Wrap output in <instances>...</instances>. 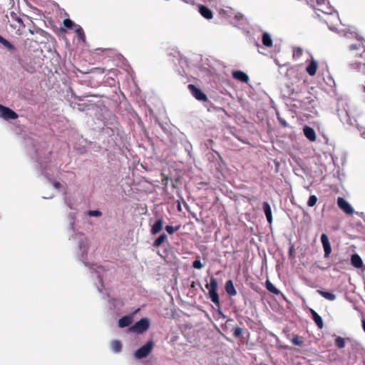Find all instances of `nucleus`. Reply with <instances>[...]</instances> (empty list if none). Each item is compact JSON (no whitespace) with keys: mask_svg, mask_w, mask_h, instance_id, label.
I'll return each mask as SVG.
<instances>
[{"mask_svg":"<svg viewBox=\"0 0 365 365\" xmlns=\"http://www.w3.org/2000/svg\"><path fill=\"white\" fill-rule=\"evenodd\" d=\"M70 230L72 231L70 240L77 245V256L79 259L88 267L91 277L95 282V284L99 292L106 289V281L108 276V271L103 267L91 264L88 260V252L89 250V241L87 237L81 232L75 228L74 214L69 215Z\"/></svg>","mask_w":365,"mask_h":365,"instance_id":"nucleus-1","label":"nucleus"},{"mask_svg":"<svg viewBox=\"0 0 365 365\" xmlns=\"http://www.w3.org/2000/svg\"><path fill=\"white\" fill-rule=\"evenodd\" d=\"M32 146L35 153V158L40 165L41 173L46 178H48L49 173L46 171V168L50 158L51 151L47 150V143L41 142L36 145L32 143Z\"/></svg>","mask_w":365,"mask_h":365,"instance_id":"nucleus-2","label":"nucleus"},{"mask_svg":"<svg viewBox=\"0 0 365 365\" xmlns=\"http://www.w3.org/2000/svg\"><path fill=\"white\" fill-rule=\"evenodd\" d=\"M205 287L209 290V297L210 300L217 307L220 306V298L217 293L218 283L215 278L210 277V283L205 284Z\"/></svg>","mask_w":365,"mask_h":365,"instance_id":"nucleus-3","label":"nucleus"},{"mask_svg":"<svg viewBox=\"0 0 365 365\" xmlns=\"http://www.w3.org/2000/svg\"><path fill=\"white\" fill-rule=\"evenodd\" d=\"M154 347L153 341H148L145 344L138 349L133 354V356L137 360L143 359L147 357L152 351Z\"/></svg>","mask_w":365,"mask_h":365,"instance_id":"nucleus-4","label":"nucleus"},{"mask_svg":"<svg viewBox=\"0 0 365 365\" xmlns=\"http://www.w3.org/2000/svg\"><path fill=\"white\" fill-rule=\"evenodd\" d=\"M150 327V320L145 317L140 319L139 321L136 322L133 325H132L129 330L133 333L136 334H143Z\"/></svg>","mask_w":365,"mask_h":365,"instance_id":"nucleus-5","label":"nucleus"},{"mask_svg":"<svg viewBox=\"0 0 365 365\" xmlns=\"http://www.w3.org/2000/svg\"><path fill=\"white\" fill-rule=\"evenodd\" d=\"M327 1V0H317V5L321 6L318 10L326 14L332 15L336 20H339L337 11L329 5V2L326 4Z\"/></svg>","mask_w":365,"mask_h":365,"instance_id":"nucleus-6","label":"nucleus"},{"mask_svg":"<svg viewBox=\"0 0 365 365\" xmlns=\"http://www.w3.org/2000/svg\"><path fill=\"white\" fill-rule=\"evenodd\" d=\"M189 91L191 94L195 97V99L202 102H206L208 98L205 93H204L200 88H197L195 85L189 84L187 86Z\"/></svg>","mask_w":365,"mask_h":365,"instance_id":"nucleus-7","label":"nucleus"},{"mask_svg":"<svg viewBox=\"0 0 365 365\" xmlns=\"http://www.w3.org/2000/svg\"><path fill=\"white\" fill-rule=\"evenodd\" d=\"M0 117L5 120H10L16 119L18 118V115L11 108L0 104Z\"/></svg>","mask_w":365,"mask_h":365,"instance_id":"nucleus-8","label":"nucleus"},{"mask_svg":"<svg viewBox=\"0 0 365 365\" xmlns=\"http://www.w3.org/2000/svg\"><path fill=\"white\" fill-rule=\"evenodd\" d=\"M338 207L347 215H352L354 212L351 205L344 198L339 197L337 199Z\"/></svg>","mask_w":365,"mask_h":365,"instance_id":"nucleus-9","label":"nucleus"},{"mask_svg":"<svg viewBox=\"0 0 365 365\" xmlns=\"http://www.w3.org/2000/svg\"><path fill=\"white\" fill-rule=\"evenodd\" d=\"M232 76L235 79H236L240 82L247 83L249 81V76H247V73H245V72H243L242 71H240V70L234 71L232 73Z\"/></svg>","mask_w":365,"mask_h":365,"instance_id":"nucleus-10","label":"nucleus"},{"mask_svg":"<svg viewBox=\"0 0 365 365\" xmlns=\"http://www.w3.org/2000/svg\"><path fill=\"white\" fill-rule=\"evenodd\" d=\"M318 68V63L312 56L309 64L306 68V71L310 76H314L316 74Z\"/></svg>","mask_w":365,"mask_h":365,"instance_id":"nucleus-11","label":"nucleus"},{"mask_svg":"<svg viewBox=\"0 0 365 365\" xmlns=\"http://www.w3.org/2000/svg\"><path fill=\"white\" fill-rule=\"evenodd\" d=\"M304 134L306 138L310 141H314L316 140V133L314 130L309 126H304L303 128Z\"/></svg>","mask_w":365,"mask_h":365,"instance_id":"nucleus-12","label":"nucleus"},{"mask_svg":"<svg viewBox=\"0 0 365 365\" xmlns=\"http://www.w3.org/2000/svg\"><path fill=\"white\" fill-rule=\"evenodd\" d=\"M263 211L266 216L267 222L271 224L272 222V209L269 204L267 202H264L262 204Z\"/></svg>","mask_w":365,"mask_h":365,"instance_id":"nucleus-13","label":"nucleus"},{"mask_svg":"<svg viewBox=\"0 0 365 365\" xmlns=\"http://www.w3.org/2000/svg\"><path fill=\"white\" fill-rule=\"evenodd\" d=\"M199 12L206 19H211L212 18V11L205 6L200 5L199 6Z\"/></svg>","mask_w":365,"mask_h":365,"instance_id":"nucleus-14","label":"nucleus"},{"mask_svg":"<svg viewBox=\"0 0 365 365\" xmlns=\"http://www.w3.org/2000/svg\"><path fill=\"white\" fill-rule=\"evenodd\" d=\"M315 102L310 98H307L302 102L301 107L305 110L312 112V109L314 108V105Z\"/></svg>","mask_w":365,"mask_h":365,"instance_id":"nucleus-15","label":"nucleus"},{"mask_svg":"<svg viewBox=\"0 0 365 365\" xmlns=\"http://www.w3.org/2000/svg\"><path fill=\"white\" fill-rule=\"evenodd\" d=\"M225 289L227 294L230 297L235 296L237 294V291L232 280H227L226 282Z\"/></svg>","mask_w":365,"mask_h":365,"instance_id":"nucleus-16","label":"nucleus"},{"mask_svg":"<svg viewBox=\"0 0 365 365\" xmlns=\"http://www.w3.org/2000/svg\"><path fill=\"white\" fill-rule=\"evenodd\" d=\"M133 322V317L128 315L121 317L118 320V326L120 328H124L130 326Z\"/></svg>","mask_w":365,"mask_h":365,"instance_id":"nucleus-17","label":"nucleus"},{"mask_svg":"<svg viewBox=\"0 0 365 365\" xmlns=\"http://www.w3.org/2000/svg\"><path fill=\"white\" fill-rule=\"evenodd\" d=\"M310 312L313 321L315 322L319 329H322L324 326L322 317L314 309H311Z\"/></svg>","mask_w":365,"mask_h":365,"instance_id":"nucleus-18","label":"nucleus"},{"mask_svg":"<svg viewBox=\"0 0 365 365\" xmlns=\"http://www.w3.org/2000/svg\"><path fill=\"white\" fill-rule=\"evenodd\" d=\"M351 264L356 268H361L363 265V262L360 256L357 254H354L351 257Z\"/></svg>","mask_w":365,"mask_h":365,"instance_id":"nucleus-19","label":"nucleus"},{"mask_svg":"<svg viewBox=\"0 0 365 365\" xmlns=\"http://www.w3.org/2000/svg\"><path fill=\"white\" fill-rule=\"evenodd\" d=\"M163 221L162 219L157 220L151 227V233L155 235L163 228Z\"/></svg>","mask_w":365,"mask_h":365,"instance_id":"nucleus-20","label":"nucleus"},{"mask_svg":"<svg viewBox=\"0 0 365 365\" xmlns=\"http://www.w3.org/2000/svg\"><path fill=\"white\" fill-rule=\"evenodd\" d=\"M349 68L358 72H364L365 63L361 62H353L349 64Z\"/></svg>","mask_w":365,"mask_h":365,"instance_id":"nucleus-21","label":"nucleus"},{"mask_svg":"<svg viewBox=\"0 0 365 365\" xmlns=\"http://www.w3.org/2000/svg\"><path fill=\"white\" fill-rule=\"evenodd\" d=\"M262 41L264 46L271 47L272 46V39L269 34L264 32L262 36Z\"/></svg>","mask_w":365,"mask_h":365,"instance_id":"nucleus-22","label":"nucleus"},{"mask_svg":"<svg viewBox=\"0 0 365 365\" xmlns=\"http://www.w3.org/2000/svg\"><path fill=\"white\" fill-rule=\"evenodd\" d=\"M317 292L326 299L334 301L336 299V295L331 292H325L323 290H317Z\"/></svg>","mask_w":365,"mask_h":365,"instance_id":"nucleus-23","label":"nucleus"},{"mask_svg":"<svg viewBox=\"0 0 365 365\" xmlns=\"http://www.w3.org/2000/svg\"><path fill=\"white\" fill-rule=\"evenodd\" d=\"M110 346L111 350L115 354L120 352L122 350V344L118 340L113 341L111 342Z\"/></svg>","mask_w":365,"mask_h":365,"instance_id":"nucleus-24","label":"nucleus"},{"mask_svg":"<svg viewBox=\"0 0 365 365\" xmlns=\"http://www.w3.org/2000/svg\"><path fill=\"white\" fill-rule=\"evenodd\" d=\"M0 43L6 47L9 51H13L15 50L14 46H13L8 40L4 38L0 35Z\"/></svg>","mask_w":365,"mask_h":365,"instance_id":"nucleus-25","label":"nucleus"},{"mask_svg":"<svg viewBox=\"0 0 365 365\" xmlns=\"http://www.w3.org/2000/svg\"><path fill=\"white\" fill-rule=\"evenodd\" d=\"M102 212L98 210H88L86 212H85V216L86 217H100L102 216Z\"/></svg>","mask_w":365,"mask_h":365,"instance_id":"nucleus-26","label":"nucleus"},{"mask_svg":"<svg viewBox=\"0 0 365 365\" xmlns=\"http://www.w3.org/2000/svg\"><path fill=\"white\" fill-rule=\"evenodd\" d=\"M167 239V235L165 233H162L153 242L155 247H160Z\"/></svg>","mask_w":365,"mask_h":365,"instance_id":"nucleus-27","label":"nucleus"},{"mask_svg":"<svg viewBox=\"0 0 365 365\" xmlns=\"http://www.w3.org/2000/svg\"><path fill=\"white\" fill-rule=\"evenodd\" d=\"M75 32L77 34V36L79 40L82 41H85L86 40V36L83 31V29L82 27L79 25L76 26V29H75Z\"/></svg>","mask_w":365,"mask_h":365,"instance_id":"nucleus-28","label":"nucleus"},{"mask_svg":"<svg viewBox=\"0 0 365 365\" xmlns=\"http://www.w3.org/2000/svg\"><path fill=\"white\" fill-rule=\"evenodd\" d=\"M266 288L269 292H270L273 294H278L280 293V291L278 289H277L274 287V285L272 282H270L269 280H267L266 282Z\"/></svg>","mask_w":365,"mask_h":365,"instance_id":"nucleus-29","label":"nucleus"},{"mask_svg":"<svg viewBox=\"0 0 365 365\" xmlns=\"http://www.w3.org/2000/svg\"><path fill=\"white\" fill-rule=\"evenodd\" d=\"M63 26L68 29H73L74 30L76 29V26H78L72 20L70 19H66L63 20Z\"/></svg>","mask_w":365,"mask_h":365,"instance_id":"nucleus-30","label":"nucleus"},{"mask_svg":"<svg viewBox=\"0 0 365 365\" xmlns=\"http://www.w3.org/2000/svg\"><path fill=\"white\" fill-rule=\"evenodd\" d=\"M345 339L341 336H336L334 344L338 349H343L345 346Z\"/></svg>","mask_w":365,"mask_h":365,"instance_id":"nucleus-31","label":"nucleus"},{"mask_svg":"<svg viewBox=\"0 0 365 365\" xmlns=\"http://www.w3.org/2000/svg\"><path fill=\"white\" fill-rule=\"evenodd\" d=\"M63 195H64V198H63L64 203L66 205V206L69 209L73 210V204L71 202V199L66 196L67 192L66 190H64V191H63Z\"/></svg>","mask_w":365,"mask_h":365,"instance_id":"nucleus-32","label":"nucleus"},{"mask_svg":"<svg viewBox=\"0 0 365 365\" xmlns=\"http://www.w3.org/2000/svg\"><path fill=\"white\" fill-rule=\"evenodd\" d=\"M337 114L341 121H345V120H349V115H348V113L346 110L340 111L339 110H338Z\"/></svg>","mask_w":365,"mask_h":365,"instance_id":"nucleus-33","label":"nucleus"},{"mask_svg":"<svg viewBox=\"0 0 365 365\" xmlns=\"http://www.w3.org/2000/svg\"><path fill=\"white\" fill-rule=\"evenodd\" d=\"M324 251V257L327 258L329 257L331 252V247L330 243L322 245Z\"/></svg>","mask_w":365,"mask_h":365,"instance_id":"nucleus-34","label":"nucleus"},{"mask_svg":"<svg viewBox=\"0 0 365 365\" xmlns=\"http://www.w3.org/2000/svg\"><path fill=\"white\" fill-rule=\"evenodd\" d=\"M317 202V197L316 195H310L309 199H308V201H307V205L309 207H313L316 205Z\"/></svg>","mask_w":365,"mask_h":365,"instance_id":"nucleus-35","label":"nucleus"},{"mask_svg":"<svg viewBox=\"0 0 365 365\" xmlns=\"http://www.w3.org/2000/svg\"><path fill=\"white\" fill-rule=\"evenodd\" d=\"M292 342L293 344L298 346H302L303 345V341L302 340L301 337H299L297 335L294 336L292 338Z\"/></svg>","mask_w":365,"mask_h":365,"instance_id":"nucleus-36","label":"nucleus"},{"mask_svg":"<svg viewBox=\"0 0 365 365\" xmlns=\"http://www.w3.org/2000/svg\"><path fill=\"white\" fill-rule=\"evenodd\" d=\"M303 50L299 47H294L293 48L294 58H299L302 55Z\"/></svg>","mask_w":365,"mask_h":365,"instance_id":"nucleus-37","label":"nucleus"},{"mask_svg":"<svg viewBox=\"0 0 365 365\" xmlns=\"http://www.w3.org/2000/svg\"><path fill=\"white\" fill-rule=\"evenodd\" d=\"M180 228V226H177L175 227L171 226V225H167L165 227V230L167 231V232L170 235H172L175 232L178 231Z\"/></svg>","mask_w":365,"mask_h":365,"instance_id":"nucleus-38","label":"nucleus"},{"mask_svg":"<svg viewBox=\"0 0 365 365\" xmlns=\"http://www.w3.org/2000/svg\"><path fill=\"white\" fill-rule=\"evenodd\" d=\"M192 267L195 269H200L203 267V264L200 262V260L197 258L192 262Z\"/></svg>","mask_w":365,"mask_h":365,"instance_id":"nucleus-39","label":"nucleus"},{"mask_svg":"<svg viewBox=\"0 0 365 365\" xmlns=\"http://www.w3.org/2000/svg\"><path fill=\"white\" fill-rule=\"evenodd\" d=\"M242 334V329L240 327H237L233 329V335L235 337L238 338V337L241 336Z\"/></svg>","mask_w":365,"mask_h":365,"instance_id":"nucleus-40","label":"nucleus"},{"mask_svg":"<svg viewBox=\"0 0 365 365\" xmlns=\"http://www.w3.org/2000/svg\"><path fill=\"white\" fill-rule=\"evenodd\" d=\"M321 242L322 245L329 243V238L326 234H322L321 235Z\"/></svg>","mask_w":365,"mask_h":365,"instance_id":"nucleus-41","label":"nucleus"},{"mask_svg":"<svg viewBox=\"0 0 365 365\" xmlns=\"http://www.w3.org/2000/svg\"><path fill=\"white\" fill-rule=\"evenodd\" d=\"M52 185L57 190H60L63 187L62 184L57 181H52Z\"/></svg>","mask_w":365,"mask_h":365,"instance_id":"nucleus-42","label":"nucleus"},{"mask_svg":"<svg viewBox=\"0 0 365 365\" xmlns=\"http://www.w3.org/2000/svg\"><path fill=\"white\" fill-rule=\"evenodd\" d=\"M361 46V43L358 44H351L349 46L350 50H358Z\"/></svg>","mask_w":365,"mask_h":365,"instance_id":"nucleus-43","label":"nucleus"},{"mask_svg":"<svg viewBox=\"0 0 365 365\" xmlns=\"http://www.w3.org/2000/svg\"><path fill=\"white\" fill-rule=\"evenodd\" d=\"M326 24H327L329 30H331L332 31L338 32L335 26H334L331 24H329V23L327 21H326Z\"/></svg>","mask_w":365,"mask_h":365,"instance_id":"nucleus-44","label":"nucleus"},{"mask_svg":"<svg viewBox=\"0 0 365 365\" xmlns=\"http://www.w3.org/2000/svg\"><path fill=\"white\" fill-rule=\"evenodd\" d=\"M278 120H279V123L283 126V127H287V123L286 122L285 120L281 118H278Z\"/></svg>","mask_w":365,"mask_h":365,"instance_id":"nucleus-45","label":"nucleus"},{"mask_svg":"<svg viewBox=\"0 0 365 365\" xmlns=\"http://www.w3.org/2000/svg\"><path fill=\"white\" fill-rule=\"evenodd\" d=\"M235 18L237 21H240V20L243 19L244 16H243L242 14L239 13V14H237L235 15Z\"/></svg>","mask_w":365,"mask_h":365,"instance_id":"nucleus-46","label":"nucleus"},{"mask_svg":"<svg viewBox=\"0 0 365 365\" xmlns=\"http://www.w3.org/2000/svg\"><path fill=\"white\" fill-rule=\"evenodd\" d=\"M359 88L362 91V93H364V102H365V86L364 85H360L359 86Z\"/></svg>","mask_w":365,"mask_h":365,"instance_id":"nucleus-47","label":"nucleus"},{"mask_svg":"<svg viewBox=\"0 0 365 365\" xmlns=\"http://www.w3.org/2000/svg\"><path fill=\"white\" fill-rule=\"evenodd\" d=\"M178 73L182 76H184L185 75H186V73H185V71L184 68H182V71L178 70Z\"/></svg>","mask_w":365,"mask_h":365,"instance_id":"nucleus-48","label":"nucleus"},{"mask_svg":"<svg viewBox=\"0 0 365 365\" xmlns=\"http://www.w3.org/2000/svg\"><path fill=\"white\" fill-rule=\"evenodd\" d=\"M15 20H16L17 22H19V23H21V24H22V23H23V21H22V19H21L20 17H18V16L15 17Z\"/></svg>","mask_w":365,"mask_h":365,"instance_id":"nucleus-49","label":"nucleus"},{"mask_svg":"<svg viewBox=\"0 0 365 365\" xmlns=\"http://www.w3.org/2000/svg\"><path fill=\"white\" fill-rule=\"evenodd\" d=\"M361 323H362V328H363V330H364V332H365V319H362Z\"/></svg>","mask_w":365,"mask_h":365,"instance_id":"nucleus-50","label":"nucleus"},{"mask_svg":"<svg viewBox=\"0 0 365 365\" xmlns=\"http://www.w3.org/2000/svg\"><path fill=\"white\" fill-rule=\"evenodd\" d=\"M180 63H181V64H186V60L185 59H181L180 61Z\"/></svg>","mask_w":365,"mask_h":365,"instance_id":"nucleus-51","label":"nucleus"},{"mask_svg":"<svg viewBox=\"0 0 365 365\" xmlns=\"http://www.w3.org/2000/svg\"><path fill=\"white\" fill-rule=\"evenodd\" d=\"M51 197H52V196H50V197H43V198H44V199H50V198H51Z\"/></svg>","mask_w":365,"mask_h":365,"instance_id":"nucleus-52","label":"nucleus"},{"mask_svg":"<svg viewBox=\"0 0 365 365\" xmlns=\"http://www.w3.org/2000/svg\"><path fill=\"white\" fill-rule=\"evenodd\" d=\"M106 296H107V297L108 298V299H109V302H110V296H109V294H106Z\"/></svg>","mask_w":365,"mask_h":365,"instance_id":"nucleus-53","label":"nucleus"},{"mask_svg":"<svg viewBox=\"0 0 365 365\" xmlns=\"http://www.w3.org/2000/svg\"><path fill=\"white\" fill-rule=\"evenodd\" d=\"M362 136H363V138H365V132H364V133H362Z\"/></svg>","mask_w":365,"mask_h":365,"instance_id":"nucleus-54","label":"nucleus"},{"mask_svg":"<svg viewBox=\"0 0 365 365\" xmlns=\"http://www.w3.org/2000/svg\"><path fill=\"white\" fill-rule=\"evenodd\" d=\"M29 32H30L31 34H34L33 31H32V30H31V29L29 30Z\"/></svg>","mask_w":365,"mask_h":365,"instance_id":"nucleus-55","label":"nucleus"}]
</instances>
